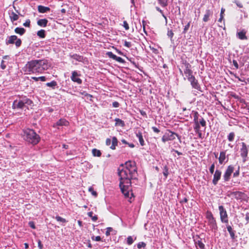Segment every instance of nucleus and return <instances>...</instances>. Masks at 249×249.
<instances>
[{
	"instance_id": "nucleus-1",
	"label": "nucleus",
	"mask_w": 249,
	"mask_h": 249,
	"mask_svg": "<svg viewBox=\"0 0 249 249\" xmlns=\"http://www.w3.org/2000/svg\"><path fill=\"white\" fill-rule=\"evenodd\" d=\"M120 177L119 186L121 192L126 197L129 196L131 179L137 178V168L135 161L128 160L124 164H121L118 169Z\"/></svg>"
},
{
	"instance_id": "nucleus-2",
	"label": "nucleus",
	"mask_w": 249,
	"mask_h": 249,
	"mask_svg": "<svg viewBox=\"0 0 249 249\" xmlns=\"http://www.w3.org/2000/svg\"><path fill=\"white\" fill-rule=\"evenodd\" d=\"M48 69L45 60H33L27 62L23 68L24 71L29 73H42Z\"/></svg>"
},
{
	"instance_id": "nucleus-3",
	"label": "nucleus",
	"mask_w": 249,
	"mask_h": 249,
	"mask_svg": "<svg viewBox=\"0 0 249 249\" xmlns=\"http://www.w3.org/2000/svg\"><path fill=\"white\" fill-rule=\"evenodd\" d=\"M24 139L26 142L33 145L37 144L40 140L39 135L32 129H26L24 130Z\"/></svg>"
},
{
	"instance_id": "nucleus-4",
	"label": "nucleus",
	"mask_w": 249,
	"mask_h": 249,
	"mask_svg": "<svg viewBox=\"0 0 249 249\" xmlns=\"http://www.w3.org/2000/svg\"><path fill=\"white\" fill-rule=\"evenodd\" d=\"M175 136H177L180 142V136L175 132L168 130V132H166L162 136L161 140L163 142L169 141H173L175 139Z\"/></svg>"
},
{
	"instance_id": "nucleus-5",
	"label": "nucleus",
	"mask_w": 249,
	"mask_h": 249,
	"mask_svg": "<svg viewBox=\"0 0 249 249\" xmlns=\"http://www.w3.org/2000/svg\"><path fill=\"white\" fill-rule=\"evenodd\" d=\"M21 40L19 38H18V37L15 36H11L8 37V39L6 40V44L8 45L9 44H15L17 47H19L21 46Z\"/></svg>"
},
{
	"instance_id": "nucleus-6",
	"label": "nucleus",
	"mask_w": 249,
	"mask_h": 249,
	"mask_svg": "<svg viewBox=\"0 0 249 249\" xmlns=\"http://www.w3.org/2000/svg\"><path fill=\"white\" fill-rule=\"evenodd\" d=\"M242 147L240 148V155L243 158V162L247 160V158L248 154L249 145H247L245 142L241 143Z\"/></svg>"
},
{
	"instance_id": "nucleus-7",
	"label": "nucleus",
	"mask_w": 249,
	"mask_h": 249,
	"mask_svg": "<svg viewBox=\"0 0 249 249\" xmlns=\"http://www.w3.org/2000/svg\"><path fill=\"white\" fill-rule=\"evenodd\" d=\"M219 210V213L220 216V220L222 223H228V214L226 209L222 205L218 207Z\"/></svg>"
},
{
	"instance_id": "nucleus-8",
	"label": "nucleus",
	"mask_w": 249,
	"mask_h": 249,
	"mask_svg": "<svg viewBox=\"0 0 249 249\" xmlns=\"http://www.w3.org/2000/svg\"><path fill=\"white\" fill-rule=\"evenodd\" d=\"M188 81L190 82L192 87L199 91L201 90V87L198 82L197 80L196 79L194 76H191L188 77Z\"/></svg>"
},
{
	"instance_id": "nucleus-9",
	"label": "nucleus",
	"mask_w": 249,
	"mask_h": 249,
	"mask_svg": "<svg viewBox=\"0 0 249 249\" xmlns=\"http://www.w3.org/2000/svg\"><path fill=\"white\" fill-rule=\"evenodd\" d=\"M234 170V167L232 165H229L226 169L224 176L223 178L225 181H228L230 179V177Z\"/></svg>"
},
{
	"instance_id": "nucleus-10",
	"label": "nucleus",
	"mask_w": 249,
	"mask_h": 249,
	"mask_svg": "<svg viewBox=\"0 0 249 249\" xmlns=\"http://www.w3.org/2000/svg\"><path fill=\"white\" fill-rule=\"evenodd\" d=\"M80 75V74L78 73L77 71H73L71 73V80L74 82H76L78 84H81L82 83V81L80 78L77 77Z\"/></svg>"
},
{
	"instance_id": "nucleus-11",
	"label": "nucleus",
	"mask_w": 249,
	"mask_h": 249,
	"mask_svg": "<svg viewBox=\"0 0 249 249\" xmlns=\"http://www.w3.org/2000/svg\"><path fill=\"white\" fill-rule=\"evenodd\" d=\"M107 55L110 58L117 61V62L121 63H124L125 60L120 57H118L113 53L111 52H108L107 53Z\"/></svg>"
},
{
	"instance_id": "nucleus-12",
	"label": "nucleus",
	"mask_w": 249,
	"mask_h": 249,
	"mask_svg": "<svg viewBox=\"0 0 249 249\" xmlns=\"http://www.w3.org/2000/svg\"><path fill=\"white\" fill-rule=\"evenodd\" d=\"M221 171L219 170H216L213 175V183L215 185L217 184L218 181L220 180L221 176Z\"/></svg>"
},
{
	"instance_id": "nucleus-13",
	"label": "nucleus",
	"mask_w": 249,
	"mask_h": 249,
	"mask_svg": "<svg viewBox=\"0 0 249 249\" xmlns=\"http://www.w3.org/2000/svg\"><path fill=\"white\" fill-rule=\"evenodd\" d=\"M24 107L22 99L18 101V100L14 101L12 105V107L14 109H22Z\"/></svg>"
},
{
	"instance_id": "nucleus-14",
	"label": "nucleus",
	"mask_w": 249,
	"mask_h": 249,
	"mask_svg": "<svg viewBox=\"0 0 249 249\" xmlns=\"http://www.w3.org/2000/svg\"><path fill=\"white\" fill-rule=\"evenodd\" d=\"M208 225L212 230L214 231L217 230V226L215 218L209 220Z\"/></svg>"
},
{
	"instance_id": "nucleus-15",
	"label": "nucleus",
	"mask_w": 249,
	"mask_h": 249,
	"mask_svg": "<svg viewBox=\"0 0 249 249\" xmlns=\"http://www.w3.org/2000/svg\"><path fill=\"white\" fill-rule=\"evenodd\" d=\"M69 124V123L68 121H67L65 119H60L55 124H54V126L55 125L56 126H68Z\"/></svg>"
},
{
	"instance_id": "nucleus-16",
	"label": "nucleus",
	"mask_w": 249,
	"mask_h": 249,
	"mask_svg": "<svg viewBox=\"0 0 249 249\" xmlns=\"http://www.w3.org/2000/svg\"><path fill=\"white\" fill-rule=\"evenodd\" d=\"M213 15V12L210 9L206 10L205 14L203 18L204 22H207L209 20V17Z\"/></svg>"
},
{
	"instance_id": "nucleus-17",
	"label": "nucleus",
	"mask_w": 249,
	"mask_h": 249,
	"mask_svg": "<svg viewBox=\"0 0 249 249\" xmlns=\"http://www.w3.org/2000/svg\"><path fill=\"white\" fill-rule=\"evenodd\" d=\"M38 11L40 13H45L50 11V8L48 7H45L42 5H38L37 7Z\"/></svg>"
},
{
	"instance_id": "nucleus-18",
	"label": "nucleus",
	"mask_w": 249,
	"mask_h": 249,
	"mask_svg": "<svg viewBox=\"0 0 249 249\" xmlns=\"http://www.w3.org/2000/svg\"><path fill=\"white\" fill-rule=\"evenodd\" d=\"M232 194L236 199H242L245 195L244 193L239 191L234 192Z\"/></svg>"
},
{
	"instance_id": "nucleus-19",
	"label": "nucleus",
	"mask_w": 249,
	"mask_h": 249,
	"mask_svg": "<svg viewBox=\"0 0 249 249\" xmlns=\"http://www.w3.org/2000/svg\"><path fill=\"white\" fill-rule=\"evenodd\" d=\"M48 22V21L47 19L43 18L39 19L37 22V24L39 26L45 27L47 26Z\"/></svg>"
},
{
	"instance_id": "nucleus-20",
	"label": "nucleus",
	"mask_w": 249,
	"mask_h": 249,
	"mask_svg": "<svg viewBox=\"0 0 249 249\" xmlns=\"http://www.w3.org/2000/svg\"><path fill=\"white\" fill-rule=\"evenodd\" d=\"M227 229L228 231H229L230 236L232 239H234L235 238V231L232 229V227L229 225H226Z\"/></svg>"
},
{
	"instance_id": "nucleus-21",
	"label": "nucleus",
	"mask_w": 249,
	"mask_h": 249,
	"mask_svg": "<svg viewBox=\"0 0 249 249\" xmlns=\"http://www.w3.org/2000/svg\"><path fill=\"white\" fill-rule=\"evenodd\" d=\"M70 57L71 58H73L79 62H82L84 60V58L83 56L77 54H70Z\"/></svg>"
},
{
	"instance_id": "nucleus-22",
	"label": "nucleus",
	"mask_w": 249,
	"mask_h": 249,
	"mask_svg": "<svg viewBox=\"0 0 249 249\" xmlns=\"http://www.w3.org/2000/svg\"><path fill=\"white\" fill-rule=\"evenodd\" d=\"M226 159V152L222 151L220 153V156L218 158L219 162L220 164H222Z\"/></svg>"
},
{
	"instance_id": "nucleus-23",
	"label": "nucleus",
	"mask_w": 249,
	"mask_h": 249,
	"mask_svg": "<svg viewBox=\"0 0 249 249\" xmlns=\"http://www.w3.org/2000/svg\"><path fill=\"white\" fill-rule=\"evenodd\" d=\"M136 136L139 139V142L142 146H143L144 144V141L143 139L142 133L141 132H138L136 133Z\"/></svg>"
},
{
	"instance_id": "nucleus-24",
	"label": "nucleus",
	"mask_w": 249,
	"mask_h": 249,
	"mask_svg": "<svg viewBox=\"0 0 249 249\" xmlns=\"http://www.w3.org/2000/svg\"><path fill=\"white\" fill-rule=\"evenodd\" d=\"M237 36L241 40L247 39V37L246 36V32L244 31L238 32Z\"/></svg>"
},
{
	"instance_id": "nucleus-25",
	"label": "nucleus",
	"mask_w": 249,
	"mask_h": 249,
	"mask_svg": "<svg viewBox=\"0 0 249 249\" xmlns=\"http://www.w3.org/2000/svg\"><path fill=\"white\" fill-rule=\"evenodd\" d=\"M118 145V140L116 137H113L112 139V144L110 148L114 150L116 148V146Z\"/></svg>"
},
{
	"instance_id": "nucleus-26",
	"label": "nucleus",
	"mask_w": 249,
	"mask_h": 249,
	"mask_svg": "<svg viewBox=\"0 0 249 249\" xmlns=\"http://www.w3.org/2000/svg\"><path fill=\"white\" fill-rule=\"evenodd\" d=\"M115 126H120L123 127L125 125L124 122L119 118L115 119Z\"/></svg>"
},
{
	"instance_id": "nucleus-27",
	"label": "nucleus",
	"mask_w": 249,
	"mask_h": 249,
	"mask_svg": "<svg viewBox=\"0 0 249 249\" xmlns=\"http://www.w3.org/2000/svg\"><path fill=\"white\" fill-rule=\"evenodd\" d=\"M25 29L23 28L17 27L15 29V32L16 34H19L20 35H23L25 33Z\"/></svg>"
},
{
	"instance_id": "nucleus-28",
	"label": "nucleus",
	"mask_w": 249,
	"mask_h": 249,
	"mask_svg": "<svg viewBox=\"0 0 249 249\" xmlns=\"http://www.w3.org/2000/svg\"><path fill=\"white\" fill-rule=\"evenodd\" d=\"M10 18L11 20L13 22L17 20L18 19V16L14 12H12L10 15Z\"/></svg>"
},
{
	"instance_id": "nucleus-29",
	"label": "nucleus",
	"mask_w": 249,
	"mask_h": 249,
	"mask_svg": "<svg viewBox=\"0 0 249 249\" xmlns=\"http://www.w3.org/2000/svg\"><path fill=\"white\" fill-rule=\"evenodd\" d=\"M22 100H23L24 106H25L26 105H27L28 106H32V105L33 104V101L28 98H24L22 99Z\"/></svg>"
},
{
	"instance_id": "nucleus-30",
	"label": "nucleus",
	"mask_w": 249,
	"mask_h": 249,
	"mask_svg": "<svg viewBox=\"0 0 249 249\" xmlns=\"http://www.w3.org/2000/svg\"><path fill=\"white\" fill-rule=\"evenodd\" d=\"M92 153L94 157H100L101 156V152L99 150L97 149H93L92 150Z\"/></svg>"
},
{
	"instance_id": "nucleus-31",
	"label": "nucleus",
	"mask_w": 249,
	"mask_h": 249,
	"mask_svg": "<svg viewBox=\"0 0 249 249\" xmlns=\"http://www.w3.org/2000/svg\"><path fill=\"white\" fill-rule=\"evenodd\" d=\"M37 35L40 38H45L46 36L45 31L42 29L38 31L37 32Z\"/></svg>"
},
{
	"instance_id": "nucleus-32",
	"label": "nucleus",
	"mask_w": 249,
	"mask_h": 249,
	"mask_svg": "<svg viewBox=\"0 0 249 249\" xmlns=\"http://www.w3.org/2000/svg\"><path fill=\"white\" fill-rule=\"evenodd\" d=\"M158 3L163 7H165L168 5V0H157Z\"/></svg>"
},
{
	"instance_id": "nucleus-33",
	"label": "nucleus",
	"mask_w": 249,
	"mask_h": 249,
	"mask_svg": "<svg viewBox=\"0 0 249 249\" xmlns=\"http://www.w3.org/2000/svg\"><path fill=\"white\" fill-rule=\"evenodd\" d=\"M46 85L47 87H51L53 89H54L57 86V83L55 81H52L51 82L46 83Z\"/></svg>"
},
{
	"instance_id": "nucleus-34",
	"label": "nucleus",
	"mask_w": 249,
	"mask_h": 249,
	"mask_svg": "<svg viewBox=\"0 0 249 249\" xmlns=\"http://www.w3.org/2000/svg\"><path fill=\"white\" fill-rule=\"evenodd\" d=\"M194 115V123H198L199 114L197 111H193Z\"/></svg>"
},
{
	"instance_id": "nucleus-35",
	"label": "nucleus",
	"mask_w": 249,
	"mask_h": 249,
	"mask_svg": "<svg viewBox=\"0 0 249 249\" xmlns=\"http://www.w3.org/2000/svg\"><path fill=\"white\" fill-rule=\"evenodd\" d=\"M184 73L186 75V76L189 77L190 76H193L192 75L193 71L191 69H185L184 71Z\"/></svg>"
},
{
	"instance_id": "nucleus-36",
	"label": "nucleus",
	"mask_w": 249,
	"mask_h": 249,
	"mask_svg": "<svg viewBox=\"0 0 249 249\" xmlns=\"http://www.w3.org/2000/svg\"><path fill=\"white\" fill-rule=\"evenodd\" d=\"M92 214H93L92 212H89L88 213V215L89 217L91 218V219L92 220V221H96L98 219L97 216L96 215L94 216H93Z\"/></svg>"
},
{
	"instance_id": "nucleus-37",
	"label": "nucleus",
	"mask_w": 249,
	"mask_h": 249,
	"mask_svg": "<svg viewBox=\"0 0 249 249\" xmlns=\"http://www.w3.org/2000/svg\"><path fill=\"white\" fill-rule=\"evenodd\" d=\"M235 137V134L234 132H231L228 136V139L230 142H232Z\"/></svg>"
},
{
	"instance_id": "nucleus-38",
	"label": "nucleus",
	"mask_w": 249,
	"mask_h": 249,
	"mask_svg": "<svg viewBox=\"0 0 249 249\" xmlns=\"http://www.w3.org/2000/svg\"><path fill=\"white\" fill-rule=\"evenodd\" d=\"M32 79H34L36 81H38L39 80H41V81H45L46 79L45 76H40L38 77H32Z\"/></svg>"
},
{
	"instance_id": "nucleus-39",
	"label": "nucleus",
	"mask_w": 249,
	"mask_h": 249,
	"mask_svg": "<svg viewBox=\"0 0 249 249\" xmlns=\"http://www.w3.org/2000/svg\"><path fill=\"white\" fill-rule=\"evenodd\" d=\"M206 217L208 219V221L214 218L213 216L212 213L209 211H207L206 213Z\"/></svg>"
},
{
	"instance_id": "nucleus-40",
	"label": "nucleus",
	"mask_w": 249,
	"mask_h": 249,
	"mask_svg": "<svg viewBox=\"0 0 249 249\" xmlns=\"http://www.w3.org/2000/svg\"><path fill=\"white\" fill-rule=\"evenodd\" d=\"M55 219L57 221L61 222L62 223H66L67 222L65 218H63L59 216H56L55 217Z\"/></svg>"
},
{
	"instance_id": "nucleus-41",
	"label": "nucleus",
	"mask_w": 249,
	"mask_h": 249,
	"mask_svg": "<svg viewBox=\"0 0 249 249\" xmlns=\"http://www.w3.org/2000/svg\"><path fill=\"white\" fill-rule=\"evenodd\" d=\"M168 174V168L167 166H165L163 168V174L165 176V178H167Z\"/></svg>"
},
{
	"instance_id": "nucleus-42",
	"label": "nucleus",
	"mask_w": 249,
	"mask_h": 249,
	"mask_svg": "<svg viewBox=\"0 0 249 249\" xmlns=\"http://www.w3.org/2000/svg\"><path fill=\"white\" fill-rule=\"evenodd\" d=\"M195 126H194V129L196 132H198L200 131V124L198 123H195Z\"/></svg>"
},
{
	"instance_id": "nucleus-43",
	"label": "nucleus",
	"mask_w": 249,
	"mask_h": 249,
	"mask_svg": "<svg viewBox=\"0 0 249 249\" xmlns=\"http://www.w3.org/2000/svg\"><path fill=\"white\" fill-rule=\"evenodd\" d=\"M89 192H91V194L94 196H97V193L96 191H94L93 188L91 187H89Z\"/></svg>"
},
{
	"instance_id": "nucleus-44",
	"label": "nucleus",
	"mask_w": 249,
	"mask_h": 249,
	"mask_svg": "<svg viewBox=\"0 0 249 249\" xmlns=\"http://www.w3.org/2000/svg\"><path fill=\"white\" fill-rule=\"evenodd\" d=\"M146 246V244L143 242H139L137 244V247L138 249H141L142 248H145Z\"/></svg>"
},
{
	"instance_id": "nucleus-45",
	"label": "nucleus",
	"mask_w": 249,
	"mask_h": 249,
	"mask_svg": "<svg viewBox=\"0 0 249 249\" xmlns=\"http://www.w3.org/2000/svg\"><path fill=\"white\" fill-rule=\"evenodd\" d=\"M133 243V240L132 237L131 236H128V237L127 238V243L129 245H131Z\"/></svg>"
},
{
	"instance_id": "nucleus-46",
	"label": "nucleus",
	"mask_w": 249,
	"mask_h": 249,
	"mask_svg": "<svg viewBox=\"0 0 249 249\" xmlns=\"http://www.w3.org/2000/svg\"><path fill=\"white\" fill-rule=\"evenodd\" d=\"M174 33L173 32V31L172 30H169L168 29V32H167V36H168V37H169L171 39V40H172V38H173V36H174Z\"/></svg>"
},
{
	"instance_id": "nucleus-47",
	"label": "nucleus",
	"mask_w": 249,
	"mask_h": 249,
	"mask_svg": "<svg viewBox=\"0 0 249 249\" xmlns=\"http://www.w3.org/2000/svg\"><path fill=\"white\" fill-rule=\"evenodd\" d=\"M190 22H188L187 23V24L185 25V26L183 29V33L185 34L187 32L188 30L189 29V28L190 27Z\"/></svg>"
},
{
	"instance_id": "nucleus-48",
	"label": "nucleus",
	"mask_w": 249,
	"mask_h": 249,
	"mask_svg": "<svg viewBox=\"0 0 249 249\" xmlns=\"http://www.w3.org/2000/svg\"><path fill=\"white\" fill-rule=\"evenodd\" d=\"M113 231V229L111 227H108L107 228V231H106V235L107 236H108L110 235V232Z\"/></svg>"
},
{
	"instance_id": "nucleus-49",
	"label": "nucleus",
	"mask_w": 249,
	"mask_h": 249,
	"mask_svg": "<svg viewBox=\"0 0 249 249\" xmlns=\"http://www.w3.org/2000/svg\"><path fill=\"white\" fill-rule=\"evenodd\" d=\"M199 124H200L202 126L205 127L206 125V121L204 120V119L202 118V121H198Z\"/></svg>"
},
{
	"instance_id": "nucleus-50",
	"label": "nucleus",
	"mask_w": 249,
	"mask_h": 249,
	"mask_svg": "<svg viewBox=\"0 0 249 249\" xmlns=\"http://www.w3.org/2000/svg\"><path fill=\"white\" fill-rule=\"evenodd\" d=\"M214 167H215V165H214V164L213 163L211 165V166H210V168L209 169V170H210V173L213 174L214 172Z\"/></svg>"
},
{
	"instance_id": "nucleus-51",
	"label": "nucleus",
	"mask_w": 249,
	"mask_h": 249,
	"mask_svg": "<svg viewBox=\"0 0 249 249\" xmlns=\"http://www.w3.org/2000/svg\"><path fill=\"white\" fill-rule=\"evenodd\" d=\"M123 26L126 30H128L129 29V25L126 21H124Z\"/></svg>"
},
{
	"instance_id": "nucleus-52",
	"label": "nucleus",
	"mask_w": 249,
	"mask_h": 249,
	"mask_svg": "<svg viewBox=\"0 0 249 249\" xmlns=\"http://www.w3.org/2000/svg\"><path fill=\"white\" fill-rule=\"evenodd\" d=\"M23 26H24L25 27H30V19H27L25 21V22H24L23 23Z\"/></svg>"
},
{
	"instance_id": "nucleus-53",
	"label": "nucleus",
	"mask_w": 249,
	"mask_h": 249,
	"mask_svg": "<svg viewBox=\"0 0 249 249\" xmlns=\"http://www.w3.org/2000/svg\"><path fill=\"white\" fill-rule=\"evenodd\" d=\"M29 226L32 229H36L35 223L33 221H30L28 223Z\"/></svg>"
},
{
	"instance_id": "nucleus-54",
	"label": "nucleus",
	"mask_w": 249,
	"mask_h": 249,
	"mask_svg": "<svg viewBox=\"0 0 249 249\" xmlns=\"http://www.w3.org/2000/svg\"><path fill=\"white\" fill-rule=\"evenodd\" d=\"M91 238L93 240H95L96 241H99L101 240V238L100 236H97L96 237L92 236Z\"/></svg>"
},
{
	"instance_id": "nucleus-55",
	"label": "nucleus",
	"mask_w": 249,
	"mask_h": 249,
	"mask_svg": "<svg viewBox=\"0 0 249 249\" xmlns=\"http://www.w3.org/2000/svg\"><path fill=\"white\" fill-rule=\"evenodd\" d=\"M6 65L5 64V61L4 60H2L0 64V67L1 69L4 70L6 68Z\"/></svg>"
},
{
	"instance_id": "nucleus-56",
	"label": "nucleus",
	"mask_w": 249,
	"mask_h": 249,
	"mask_svg": "<svg viewBox=\"0 0 249 249\" xmlns=\"http://www.w3.org/2000/svg\"><path fill=\"white\" fill-rule=\"evenodd\" d=\"M124 45L127 48H130L131 46V43L130 42H128L126 41H124Z\"/></svg>"
},
{
	"instance_id": "nucleus-57",
	"label": "nucleus",
	"mask_w": 249,
	"mask_h": 249,
	"mask_svg": "<svg viewBox=\"0 0 249 249\" xmlns=\"http://www.w3.org/2000/svg\"><path fill=\"white\" fill-rule=\"evenodd\" d=\"M239 169H240V167H239V166H238V170L237 171H236L233 173V177H236L239 176Z\"/></svg>"
},
{
	"instance_id": "nucleus-58",
	"label": "nucleus",
	"mask_w": 249,
	"mask_h": 249,
	"mask_svg": "<svg viewBox=\"0 0 249 249\" xmlns=\"http://www.w3.org/2000/svg\"><path fill=\"white\" fill-rule=\"evenodd\" d=\"M119 103L117 101L113 102L112 103V106L114 107H119Z\"/></svg>"
},
{
	"instance_id": "nucleus-59",
	"label": "nucleus",
	"mask_w": 249,
	"mask_h": 249,
	"mask_svg": "<svg viewBox=\"0 0 249 249\" xmlns=\"http://www.w3.org/2000/svg\"><path fill=\"white\" fill-rule=\"evenodd\" d=\"M184 66H185V69H190V68H191V65L189 63H188L187 62H185L184 63Z\"/></svg>"
},
{
	"instance_id": "nucleus-60",
	"label": "nucleus",
	"mask_w": 249,
	"mask_h": 249,
	"mask_svg": "<svg viewBox=\"0 0 249 249\" xmlns=\"http://www.w3.org/2000/svg\"><path fill=\"white\" fill-rule=\"evenodd\" d=\"M152 129L153 130V131L155 133H158L160 132V130L155 126H153L152 127Z\"/></svg>"
},
{
	"instance_id": "nucleus-61",
	"label": "nucleus",
	"mask_w": 249,
	"mask_h": 249,
	"mask_svg": "<svg viewBox=\"0 0 249 249\" xmlns=\"http://www.w3.org/2000/svg\"><path fill=\"white\" fill-rule=\"evenodd\" d=\"M232 62H233V64L234 66V67H235V68L236 69H238L239 66H238L237 62L235 60H233Z\"/></svg>"
},
{
	"instance_id": "nucleus-62",
	"label": "nucleus",
	"mask_w": 249,
	"mask_h": 249,
	"mask_svg": "<svg viewBox=\"0 0 249 249\" xmlns=\"http://www.w3.org/2000/svg\"><path fill=\"white\" fill-rule=\"evenodd\" d=\"M38 247L39 248V249H43V245L41 243V242L40 240H38Z\"/></svg>"
},
{
	"instance_id": "nucleus-63",
	"label": "nucleus",
	"mask_w": 249,
	"mask_h": 249,
	"mask_svg": "<svg viewBox=\"0 0 249 249\" xmlns=\"http://www.w3.org/2000/svg\"><path fill=\"white\" fill-rule=\"evenodd\" d=\"M111 142H112V141L110 139L107 138L106 139V143L107 145H109L111 144Z\"/></svg>"
},
{
	"instance_id": "nucleus-64",
	"label": "nucleus",
	"mask_w": 249,
	"mask_h": 249,
	"mask_svg": "<svg viewBox=\"0 0 249 249\" xmlns=\"http://www.w3.org/2000/svg\"><path fill=\"white\" fill-rule=\"evenodd\" d=\"M156 9L157 11H159L161 14V15H162V14H164L163 11L161 9H160V7L157 6L156 7Z\"/></svg>"
}]
</instances>
